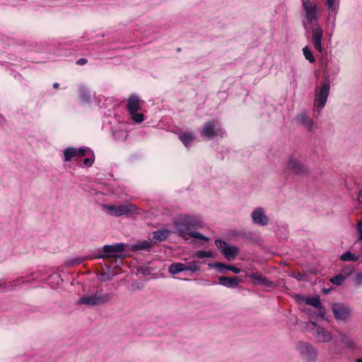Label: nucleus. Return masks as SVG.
Here are the masks:
<instances>
[{"label": "nucleus", "mask_w": 362, "mask_h": 362, "mask_svg": "<svg viewBox=\"0 0 362 362\" xmlns=\"http://www.w3.org/2000/svg\"><path fill=\"white\" fill-rule=\"evenodd\" d=\"M302 25L308 34L310 35V42L314 48L320 53L322 52V39L324 32L319 25L320 8L317 4L310 0H301Z\"/></svg>", "instance_id": "nucleus-1"}, {"label": "nucleus", "mask_w": 362, "mask_h": 362, "mask_svg": "<svg viewBox=\"0 0 362 362\" xmlns=\"http://www.w3.org/2000/svg\"><path fill=\"white\" fill-rule=\"evenodd\" d=\"M174 226L177 234L180 237L185 238L186 235H188L191 238L204 241L209 240V238L206 236L193 230L194 229L203 227L202 220L197 216L187 214L180 216L174 221Z\"/></svg>", "instance_id": "nucleus-2"}, {"label": "nucleus", "mask_w": 362, "mask_h": 362, "mask_svg": "<svg viewBox=\"0 0 362 362\" xmlns=\"http://www.w3.org/2000/svg\"><path fill=\"white\" fill-rule=\"evenodd\" d=\"M330 90V81L329 76H325L321 81L320 86L315 88L314 107L320 112L322 110L327 101Z\"/></svg>", "instance_id": "nucleus-3"}, {"label": "nucleus", "mask_w": 362, "mask_h": 362, "mask_svg": "<svg viewBox=\"0 0 362 362\" xmlns=\"http://www.w3.org/2000/svg\"><path fill=\"white\" fill-rule=\"evenodd\" d=\"M111 299L109 293H101L100 292L84 295L78 300V304L86 306H95L108 303Z\"/></svg>", "instance_id": "nucleus-4"}, {"label": "nucleus", "mask_w": 362, "mask_h": 362, "mask_svg": "<svg viewBox=\"0 0 362 362\" xmlns=\"http://www.w3.org/2000/svg\"><path fill=\"white\" fill-rule=\"evenodd\" d=\"M310 329L314 339L319 343H327L332 340L334 335L331 332L323 327L317 325L315 322H309L306 324Z\"/></svg>", "instance_id": "nucleus-5"}, {"label": "nucleus", "mask_w": 362, "mask_h": 362, "mask_svg": "<svg viewBox=\"0 0 362 362\" xmlns=\"http://www.w3.org/2000/svg\"><path fill=\"white\" fill-rule=\"evenodd\" d=\"M296 350L303 359L307 362H315L317 358V349L310 344L305 341H298L296 344Z\"/></svg>", "instance_id": "nucleus-6"}, {"label": "nucleus", "mask_w": 362, "mask_h": 362, "mask_svg": "<svg viewBox=\"0 0 362 362\" xmlns=\"http://www.w3.org/2000/svg\"><path fill=\"white\" fill-rule=\"evenodd\" d=\"M103 208L107 210L108 214L116 217L134 214L137 210L136 206L131 203H125L117 206L104 205Z\"/></svg>", "instance_id": "nucleus-7"}, {"label": "nucleus", "mask_w": 362, "mask_h": 362, "mask_svg": "<svg viewBox=\"0 0 362 362\" xmlns=\"http://www.w3.org/2000/svg\"><path fill=\"white\" fill-rule=\"evenodd\" d=\"M201 262L198 260L188 262L185 263L175 262L168 267V272L171 274H177L182 272L189 271L192 273L200 270Z\"/></svg>", "instance_id": "nucleus-8"}, {"label": "nucleus", "mask_w": 362, "mask_h": 362, "mask_svg": "<svg viewBox=\"0 0 362 362\" xmlns=\"http://www.w3.org/2000/svg\"><path fill=\"white\" fill-rule=\"evenodd\" d=\"M224 134V131L216 120H211L204 123L201 130V134L208 140H211L216 136L222 137Z\"/></svg>", "instance_id": "nucleus-9"}, {"label": "nucleus", "mask_w": 362, "mask_h": 362, "mask_svg": "<svg viewBox=\"0 0 362 362\" xmlns=\"http://www.w3.org/2000/svg\"><path fill=\"white\" fill-rule=\"evenodd\" d=\"M216 246L219 249L221 253L228 261H233L239 254V249L235 245H228V243L223 240H216Z\"/></svg>", "instance_id": "nucleus-10"}, {"label": "nucleus", "mask_w": 362, "mask_h": 362, "mask_svg": "<svg viewBox=\"0 0 362 362\" xmlns=\"http://www.w3.org/2000/svg\"><path fill=\"white\" fill-rule=\"evenodd\" d=\"M287 169L296 175H303L309 172L308 168L293 156H291L288 160Z\"/></svg>", "instance_id": "nucleus-11"}, {"label": "nucleus", "mask_w": 362, "mask_h": 362, "mask_svg": "<svg viewBox=\"0 0 362 362\" xmlns=\"http://www.w3.org/2000/svg\"><path fill=\"white\" fill-rule=\"evenodd\" d=\"M332 310L334 317L339 321H346L351 312L350 308L341 303H333L332 305Z\"/></svg>", "instance_id": "nucleus-12"}, {"label": "nucleus", "mask_w": 362, "mask_h": 362, "mask_svg": "<svg viewBox=\"0 0 362 362\" xmlns=\"http://www.w3.org/2000/svg\"><path fill=\"white\" fill-rule=\"evenodd\" d=\"M252 223L259 226L268 225L269 219L262 207H256L251 213Z\"/></svg>", "instance_id": "nucleus-13"}, {"label": "nucleus", "mask_w": 362, "mask_h": 362, "mask_svg": "<svg viewBox=\"0 0 362 362\" xmlns=\"http://www.w3.org/2000/svg\"><path fill=\"white\" fill-rule=\"evenodd\" d=\"M125 250L124 243H115L114 245H105L103 247L104 255H100L98 258L115 257L117 253L122 252Z\"/></svg>", "instance_id": "nucleus-14"}, {"label": "nucleus", "mask_w": 362, "mask_h": 362, "mask_svg": "<svg viewBox=\"0 0 362 362\" xmlns=\"http://www.w3.org/2000/svg\"><path fill=\"white\" fill-rule=\"evenodd\" d=\"M334 337L339 339V341L350 350H354L356 348V344L354 340L344 332L336 329Z\"/></svg>", "instance_id": "nucleus-15"}, {"label": "nucleus", "mask_w": 362, "mask_h": 362, "mask_svg": "<svg viewBox=\"0 0 362 362\" xmlns=\"http://www.w3.org/2000/svg\"><path fill=\"white\" fill-rule=\"evenodd\" d=\"M297 124L301 125L308 132H312L314 127V122L308 115L307 112H302L296 117Z\"/></svg>", "instance_id": "nucleus-16"}, {"label": "nucleus", "mask_w": 362, "mask_h": 362, "mask_svg": "<svg viewBox=\"0 0 362 362\" xmlns=\"http://www.w3.org/2000/svg\"><path fill=\"white\" fill-rule=\"evenodd\" d=\"M303 300L306 305H311L317 309V316L319 318L325 317L326 310L319 297L305 298Z\"/></svg>", "instance_id": "nucleus-17"}, {"label": "nucleus", "mask_w": 362, "mask_h": 362, "mask_svg": "<svg viewBox=\"0 0 362 362\" xmlns=\"http://www.w3.org/2000/svg\"><path fill=\"white\" fill-rule=\"evenodd\" d=\"M144 101L140 100L137 95H132L127 100V110L129 113H134L140 110Z\"/></svg>", "instance_id": "nucleus-18"}, {"label": "nucleus", "mask_w": 362, "mask_h": 362, "mask_svg": "<svg viewBox=\"0 0 362 362\" xmlns=\"http://www.w3.org/2000/svg\"><path fill=\"white\" fill-rule=\"evenodd\" d=\"M209 267L216 268L220 272H224L226 270L233 272L235 274H239L240 269L233 265L226 264L221 262L209 263Z\"/></svg>", "instance_id": "nucleus-19"}, {"label": "nucleus", "mask_w": 362, "mask_h": 362, "mask_svg": "<svg viewBox=\"0 0 362 362\" xmlns=\"http://www.w3.org/2000/svg\"><path fill=\"white\" fill-rule=\"evenodd\" d=\"M218 281L221 286H226L227 288H235L238 286L239 284V279L237 276H221L218 279Z\"/></svg>", "instance_id": "nucleus-20"}, {"label": "nucleus", "mask_w": 362, "mask_h": 362, "mask_svg": "<svg viewBox=\"0 0 362 362\" xmlns=\"http://www.w3.org/2000/svg\"><path fill=\"white\" fill-rule=\"evenodd\" d=\"M325 5L328 11L329 15H333L335 19L339 10V3L337 0H325Z\"/></svg>", "instance_id": "nucleus-21"}, {"label": "nucleus", "mask_w": 362, "mask_h": 362, "mask_svg": "<svg viewBox=\"0 0 362 362\" xmlns=\"http://www.w3.org/2000/svg\"><path fill=\"white\" fill-rule=\"evenodd\" d=\"M179 139L185 147L189 148L195 140V136L192 132H183L180 134Z\"/></svg>", "instance_id": "nucleus-22"}, {"label": "nucleus", "mask_w": 362, "mask_h": 362, "mask_svg": "<svg viewBox=\"0 0 362 362\" xmlns=\"http://www.w3.org/2000/svg\"><path fill=\"white\" fill-rule=\"evenodd\" d=\"M168 230H158L152 233V240L155 243H158L165 240L170 235Z\"/></svg>", "instance_id": "nucleus-23"}, {"label": "nucleus", "mask_w": 362, "mask_h": 362, "mask_svg": "<svg viewBox=\"0 0 362 362\" xmlns=\"http://www.w3.org/2000/svg\"><path fill=\"white\" fill-rule=\"evenodd\" d=\"M325 72L327 73V76L330 75L334 76L337 75L339 71V66L337 63L330 61L325 66Z\"/></svg>", "instance_id": "nucleus-24"}, {"label": "nucleus", "mask_w": 362, "mask_h": 362, "mask_svg": "<svg viewBox=\"0 0 362 362\" xmlns=\"http://www.w3.org/2000/svg\"><path fill=\"white\" fill-rule=\"evenodd\" d=\"M152 245L151 242L148 240H144L141 242H139L136 244L132 245V248L134 251H139V250H146L148 251L151 248Z\"/></svg>", "instance_id": "nucleus-25"}, {"label": "nucleus", "mask_w": 362, "mask_h": 362, "mask_svg": "<svg viewBox=\"0 0 362 362\" xmlns=\"http://www.w3.org/2000/svg\"><path fill=\"white\" fill-rule=\"evenodd\" d=\"M77 157L76 148L69 147L64 150V161H70L73 158Z\"/></svg>", "instance_id": "nucleus-26"}, {"label": "nucleus", "mask_w": 362, "mask_h": 362, "mask_svg": "<svg viewBox=\"0 0 362 362\" xmlns=\"http://www.w3.org/2000/svg\"><path fill=\"white\" fill-rule=\"evenodd\" d=\"M214 257L215 254L213 252L206 250H198L193 255V257L198 259L214 258Z\"/></svg>", "instance_id": "nucleus-27"}, {"label": "nucleus", "mask_w": 362, "mask_h": 362, "mask_svg": "<svg viewBox=\"0 0 362 362\" xmlns=\"http://www.w3.org/2000/svg\"><path fill=\"white\" fill-rule=\"evenodd\" d=\"M86 257H76L66 259L65 264L67 267H73L81 264L86 260Z\"/></svg>", "instance_id": "nucleus-28"}, {"label": "nucleus", "mask_w": 362, "mask_h": 362, "mask_svg": "<svg viewBox=\"0 0 362 362\" xmlns=\"http://www.w3.org/2000/svg\"><path fill=\"white\" fill-rule=\"evenodd\" d=\"M340 259L344 262H356L358 259V257L354 255L353 253H351L350 251H347L341 255Z\"/></svg>", "instance_id": "nucleus-29"}, {"label": "nucleus", "mask_w": 362, "mask_h": 362, "mask_svg": "<svg viewBox=\"0 0 362 362\" xmlns=\"http://www.w3.org/2000/svg\"><path fill=\"white\" fill-rule=\"evenodd\" d=\"M303 54L305 57V58L310 62V63H314L315 62V58L313 54L312 51L308 47H305L303 48Z\"/></svg>", "instance_id": "nucleus-30"}, {"label": "nucleus", "mask_w": 362, "mask_h": 362, "mask_svg": "<svg viewBox=\"0 0 362 362\" xmlns=\"http://www.w3.org/2000/svg\"><path fill=\"white\" fill-rule=\"evenodd\" d=\"M76 155L78 156H92L94 157L93 152L87 147H81L79 148H76Z\"/></svg>", "instance_id": "nucleus-31"}, {"label": "nucleus", "mask_w": 362, "mask_h": 362, "mask_svg": "<svg viewBox=\"0 0 362 362\" xmlns=\"http://www.w3.org/2000/svg\"><path fill=\"white\" fill-rule=\"evenodd\" d=\"M80 95L83 102L88 103L90 100V92L83 87L80 88Z\"/></svg>", "instance_id": "nucleus-32"}, {"label": "nucleus", "mask_w": 362, "mask_h": 362, "mask_svg": "<svg viewBox=\"0 0 362 362\" xmlns=\"http://www.w3.org/2000/svg\"><path fill=\"white\" fill-rule=\"evenodd\" d=\"M346 276L341 274H337L334 276H333L331 279H330V281L333 284H335V285H341L342 284V283L344 282V281L346 279Z\"/></svg>", "instance_id": "nucleus-33"}, {"label": "nucleus", "mask_w": 362, "mask_h": 362, "mask_svg": "<svg viewBox=\"0 0 362 362\" xmlns=\"http://www.w3.org/2000/svg\"><path fill=\"white\" fill-rule=\"evenodd\" d=\"M129 114L132 120L136 123H141L144 120V115L141 113H137L136 112H134V113Z\"/></svg>", "instance_id": "nucleus-34"}, {"label": "nucleus", "mask_w": 362, "mask_h": 362, "mask_svg": "<svg viewBox=\"0 0 362 362\" xmlns=\"http://www.w3.org/2000/svg\"><path fill=\"white\" fill-rule=\"evenodd\" d=\"M302 310L309 316V319H310V322H313L312 321L313 319L318 317L317 316V311L315 312L313 310V309H311L310 308H305L302 309Z\"/></svg>", "instance_id": "nucleus-35"}, {"label": "nucleus", "mask_w": 362, "mask_h": 362, "mask_svg": "<svg viewBox=\"0 0 362 362\" xmlns=\"http://www.w3.org/2000/svg\"><path fill=\"white\" fill-rule=\"evenodd\" d=\"M247 276L250 277L255 282L258 283V284H259L262 279L263 278V276L260 273H258V272L252 273L251 274H249Z\"/></svg>", "instance_id": "nucleus-36"}, {"label": "nucleus", "mask_w": 362, "mask_h": 362, "mask_svg": "<svg viewBox=\"0 0 362 362\" xmlns=\"http://www.w3.org/2000/svg\"><path fill=\"white\" fill-rule=\"evenodd\" d=\"M259 284H261L262 286H265L267 287H272V286H274V282L271 281L269 279H268L267 278H266L264 276H263V278L262 279V280Z\"/></svg>", "instance_id": "nucleus-37"}, {"label": "nucleus", "mask_w": 362, "mask_h": 362, "mask_svg": "<svg viewBox=\"0 0 362 362\" xmlns=\"http://www.w3.org/2000/svg\"><path fill=\"white\" fill-rule=\"evenodd\" d=\"M115 275L116 274H107V273H101L100 274L101 281H111Z\"/></svg>", "instance_id": "nucleus-38"}, {"label": "nucleus", "mask_w": 362, "mask_h": 362, "mask_svg": "<svg viewBox=\"0 0 362 362\" xmlns=\"http://www.w3.org/2000/svg\"><path fill=\"white\" fill-rule=\"evenodd\" d=\"M354 283L356 286L362 284V272H358L354 276Z\"/></svg>", "instance_id": "nucleus-39"}, {"label": "nucleus", "mask_w": 362, "mask_h": 362, "mask_svg": "<svg viewBox=\"0 0 362 362\" xmlns=\"http://www.w3.org/2000/svg\"><path fill=\"white\" fill-rule=\"evenodd\" d=\"M94 162V157H91V158H86L83 160V164L87 166V167H90L93 165Z\"/></svg>", "instance_id": "nucleus-40"}, {"label": "nucleus", "mask_w": 362, "mask_h": 362, "mask_svg": "<svg viewBox=\"0 0 362 362\" xmlns=\"http://www.w3.org/2000/svg\"><path fill=\"white\" fill-rule=\"evenodd\" d=\"M357 231L358 233V239L362 240V221L357 224Z\"/></svg>", "instance_id": "nucleus-41"}, {"label": "nucleus", "mask_w": 362, "mask_h": 362, "mask_svg": "<svg viewBox=\"0 0 362 362\" xmlns=\"http://www.w3.org/2000/svg\"><path fill=\"white\" fill-rule=\"evenodd\" d=\"M139 273L145 274V275H149L151 273L150 269L148 267H141L138 270Z\"/></svg>", "instance_id": "nucleus-42"}, {"label": "nucleus", "mask_w": 362, "mask_h": 362, "mask_svg": "<svg viewBox=\"0 0 362 362\" xmlns=\"http://www.w3.org/2000/svg\"><path fill=\"white\" fill-rule=\"evenodd\" d=\"M87 62H88V60L86 59L81 58V59H79L78 60L76 61V64L82 66V65H84V64H87Z\"/></svg>", "instance_id": "nucleus-43"}, {"label": "nucleus", "mask_w": 362, "mask_h": 362, "mask_svg": "<svg viewBox=\"0 0 362 362\" xmlns=\"http://www.w3.org/2000/svg\"><path fill=\"white\" fill-rule=\"evenodd\" d=\"M357 200L360 204H362V190H360L358 192V194L357 196Z\"/></svg>", "instance_id": "nucleus-44"}, {"label": "nucleus", "mask_w": 362, "mask_h": 362, "mask_svg": "<svg viewBox=\"0 0 362 362\" xmlns=\"http://www.w3.org/2000/svg\"><path fill=\"white\" fill-rule=\"evenodd\" d=\"M291 320H293V324H297V322H298V319H297L296 316H295V315H292V316H291Z\"/></svg>", "instance_id": "nucleus-45"}, {"label": "nucleus", "mask_w": 362, "mask_h": 362, "mask_svg": "<svg viewBox=\"0 0 362 362\" xmlns=\"http://www.w3.org/2000/svg\"><path fill=\"white\" fill-rule=\"evenodd\" d=\"M59 84L58 83H54L53 84V87H54V88H55V89L58 88H59Z\"/></svg>", "instance_id": "nucleus-46"}, {"label": "nucleus", "mask_w": 362, "mask_h": 362, "mask_svg": "<svg viewBox=\"0 0 362 362\" xmlns=\"http://www.w3.org/2000/svg\"><path fill=\"white\" fill-rule=\"evenodd\" d=\"M356 362H362V358H357Z\"/></svg>", "instance_id": "nucleus-47"}, {"label": "nucleus", "mask_w": 362, "mask_h": 362, "mask_svg": "<svg viewBox=\"0 0 362 362\" xmlns=\"http://www.w3.org/2000/svg\"><path fill=\"white\" fill-rule=\"evenodd\" d=\"M300 276H301V275L298 274L296 276V278H297L298 279H300Z\"/></svg>", "instance_id": "nucleus-48"}, {"label": "nucleus", "mask_w": 362, "mask_h": 362, "mask_svg": "<svg viewBox=\"0 0 362 362\" xmlns=\"http://www.w3.org/2000/svg\"><path fill=\"white\" fill-rule=\"evenodd\" d=\"M324 293H328V291H327V290L324 289Z\"/></svg>", "instance_id": "nucleus-49"}, {"label": "nucleus", "mask_w": 362, "mask_h": 362, "mask_svg": "<svg viewBox=\"0 0 362 362\" xmlns=\"http://www.w3.org/2000/svg\"><path fill=\"white\" fill-rule=\"evenodd\" d=\"M3 287H4L3 284L0 283V288H1Z\"/></svg>", "instance_id": "nucleus-50"}, {"label": "nucleus", "mask_w": 362, "mask_h": 362, "mask_svg": "<svg viewBox=\"0 0 362 362\" xmlns=\"http://www.w3.org/2000/svg\"><path fill=\"white\" fill-rule=\"evenodd\" d=\"M0 119H2V116H0Z\"/></svg>", "instance_id": "nucleus-51"}]
</instances>
